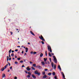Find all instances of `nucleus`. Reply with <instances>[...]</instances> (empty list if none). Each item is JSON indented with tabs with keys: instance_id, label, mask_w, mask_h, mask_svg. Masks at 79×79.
I'll use <instances>...</instances> for the list:
<instances>
[{
	"instance_id": "nucleus-1",
	"label": "nucleus",
	"mask_w": 79,
	"mask_h": 79,
	"mask_svg": "<svg viewBox=\"0 0 79 79\" xmlns=\"http://www.w3.org/2000/svg\"><path fill=\"white\" fill-rule=\"evenodd\" d=\"M48 48L49 52H50L51 53L52 52V49L51 48V47L50 46H48Z\"/></svg>"
},
{
	"instance_id": "nucleus-2",
	"label": "nucleus",
	"mask_w": 79,
	"mask_h": 79,
	"mask_svg": "<svg viewBox=\"0 0 79 79\" xmlns=\"http://www.w3.org/2000/svg\"><path fill=\"white\" fill-rule=\"evenodd\" d=\"M39 38L41 40H43V41H45V39L44 38V37L42 36V35H41V37L40 36H39Z\"/></svg>"
},
{
	"instance_id": "nucleus-3",
	"label": "nucleus",
	"mask_w": 79,
	"mask_h": 79,
	"mask_svg": "<svg viewBox=\"0 0 79 79\" xmlns=\"http://www.w3.org/2000/svg\"><path fill=\"white\" fill-rule=\"evenodd\" d=\"M36 68H38V69H42V67L39 65L37 66Z\"/></svg>"
},
{
	"instance_id": "nucleus-4",
	"label": "nucleus",
	"mask_w": 79,
	"mask_h": 79,
	"mask_svg": "<svg viewBox=\"0 0 79 79\" xmlns=\"http://www.w3.org/2000/svg\"><path fill=\"white\" fill-rule=\"evenodd\" d=\"M61 74L63 76L64 79L65 78V76H64V74L63 72H62L61 73Z\"/></svg>"
},
{
	"instance_id": "nucleus-5",
	"label": "nucleus",
	"mask_w": 79,
	"mask_h": 79,
	"mask_svg": "<svg viewBox=\"0 0 79 79\" xmlns=\"http://www.w3.org/2000/svg\"><path fill=\"white\" fill-rule=\"evenodd\" d=\"M54 61L55 63H57V60L56 58H55L54 59Z\"/></svg>"
},
{
	"instance_id": "nucleus-6",
	"label": "nucleus",
	"mask_w": 79,
	"mask_h": 79,
	"mask_svg": "<svg viewBox=\"0 0 79 79\" xmlns=\"http://www.w3.org/2000/svg\"><path fill=\"white\" fill-rule=\"evenodd\" d=\"M26 69H27V71H29L31 70V68H29V67H27Z\"/></svg>"
},
{
	"instance_id": "nucleus-7",
	"label": "nucleus",
	"mask_w": 79,
	"mask_h": 79,
	"mask_svg": "<svg viewBox=\"0 0 79 79\" xmlns=\"http://www.w3.org/2000/svg\"><path fill=\"white\" fill-rule=\"evenodd\" d=\"M51 65L52 67V68L53 69L54 68V63H53V62H52Z\"/></svg>"
},
{
	"instance_id": "nucleus-8",
	"label": "nucleus",
	"mask_w": 79,
	"mask_h": 79,
	"mask_svg": "<svg viewBox=\"0 0 79 79\" xmlns=\"http://www.w3.org/2000/svg\"><path fill=\"white\" fill-rule=\"evenodd\" d=\"M58 69H59L60 71H61V67H60V66L59 65L58 66Z\"/></svg>"
},
{
	"instance_id": "nucleus-9",
	"label": "nucleus",
	"mask_w": 79,
	"mask_h": 79,
	"mask_svg": "<svg viewBox=\"0 0 79 79\" xmlns=\"http://www.w3.org/2000/svg\"><path fill=\"white\" fill-rule=\"evenodd\" d=\"M32 77L34 78V79H35L36 78V77H35V75H34V74H32Z\"/></svg>"
},
{
	"instance_id": "nucleus-10",
	"label": "nucleus",
	"mask_w": 79,
	"mask_h": 79,
	"mask_svg": "<svg viewBox=\"0 0 79 79\" xmlns=\"http://www.w3.org/2000/svg\"><path fill=\"white\" fill-rule=\"evenodd\" d=\"M30 33L32 34V35H35L34 34V33H33V32H32V31H30Z\"/></svg>"
},
{
	"instance_id": "nucleus-11",
	"label": "nucleus",
	"mask_w": 79,
	"mask_h": 79,
	"mask_svg": "<svg viewBox=\"0 0 79 79\" xmlns=\"http://www.w3.org/2000/svg\"><path fill=\"white\" fill-rule=\"evenodd\" d=\"M47 77V75H44L43 77V78H44V79H45V78H46Z\"/></svg>"
},
{
	"instance_id": "nucleus-12",
	"label": "nucleus",
	"mask_w": 79,
	"mask_h": 79,
	"mask_svg": "<svg viewBox=\"0 0 79 79\" xmlns=\"http://www.w3.org/2000/svg\"><path fill=\"white\" fill-rule=\"evenodd\" d=\"M25 50H26L25 52L26 53H27L28 51V48H25Z\"/></svg>"
},
{
	"instance_id": "nucleus-13",
	"label": "nucleus",
	"mask_w": 79,
	"mask_h": 79,
	"mask_svg": "<svg viewBox=\"0 0 79 79\" xmlns=\"http://www.w3.org/2000/svg\"><path fill=\"white\" fill-rule=\"evenodd\" d=\"M2 71H3L5 70V68L3 67L1 69Z\"/></svg>"
},
{
	"instance_id": "nucleus-14",
	"label": "nucleus",
	"mask_w": 79,
	"mask_h": 79,
	"mask_svg": "<svg viewBox=\"0 0 79 79\" xmlns=\"http://www.w3.org/2000/svg\"><path fill=\"white\" fill-rule=\"evenodd\" d=\"M38 71H37V70H36V71H35V74H37V73H38Z\"/></svg>"
},
{
	"instance_id": "nucleus-15",
	"label": "nucleus",
	"mask_w": 79,
	"mask_h": 79,
	"mask_svg": "<svg viewBox=\"0 0 79 79\" xmlns=\"http://www.w3.org/2000/svg\"><path fill=\"white\" fill-rule=\"evenodd\" d=\"M2 77H5V74L3 73L2 74Z\"/></svg>"
},
{
	"instance_id": "nucleus-16",
	"label": "nucleus",
	"mask_w": 79,
	"mask_h": 79,
	"mask_svg": "<svg viewBox=\"0 0 79 79\" xmlns=\"http://www.w3.org/2000/svg\"><path fill=\"white\" fill-rule=\"evenodd\" d=\"M36 74H37L38 76H40V73L38 72V73H36Z\"/></svg>"
},
{
	"instance_id": "nucleus-17",
	"label": "nucleus",
	"mask_w": 79,
	"mask_h": 79,
	"mask_svg": "<svg viewBox=\"0 0 79 79\" xmlns=\"http://www.w3.org/2000/svg\"><path fill=\"white\" fill-rule=\"evenodd\" d=\"M33 66L35 68V67H36V64H33Z\"/></svg>"
},
{
	"instance_id": "nucleus-18",
	"label": "nucleus",
	"mask_w": 79,
	"mask_h": 79,
	"mask_svg": "<svg viewBox=\"0 0 79 79\" xmlns=\"http://www.w3.org/2000/svg\"><path fill=\"white\" fill-rule=\"evenodd\" d=\"M48 55L49 56H50L51 57V56H52V55H51V54H50V52H48Z\"/></svg>"
},
{
	"instance_id": "nucleus-19",
	"label": "nucleus",
	"mask_w": 79,
	"mask_h": 79,
	"mask_svg": "<svg viewBox=\"0 0 79 79\" xmlns=\"http://www.w3.org/2000/svg\"><path fill=\"white\" fill-rule=\"evenodd\" d=\"M40 57H42V56H43V54L42 53H41L40 54Z\"/></svg>"
},
{
	"instance_id": "nucleus-20",
	"label": "nucleus",
	"mask_w": 79,
	"mask_h": 79,
	"mask_svg": "<svg viewBox=\"0 0 79 79\" xmlns=\"http://www.w3.org/2000/svg\"><path fill=\"white\" fill-rule=\"evenodd\" d=\"M31 68L32 69V70H35V69L33 67H31Z\"/></svg>"
},
{
	"instance_id": "nucleus-21",
	"label": "nucleus",
	"mask_w": 79,
	"mask_h": 79,
	"mask_svg": "<svg viewBox=\"0 0 79 79\" xmlns=\"http://www.w3.org/2000/svg\"><path fill=\"white\" fill-rule=\"evenodd\" d=\"M15 64H18V62L17 61H15Z\"/></svg>"
},
{
	"instance_id": "nucleus-22",
	"label": "nucleus",
	"mask_w": 79,
	"mask_h": 79,
	"mask_svg": "<svg viewBox=\"0 0 79 79\" xmlns=\"http://www.w3.org/2000/svg\"><path fill=\"white\" fill-rule=\"evenodd\" d=\"M48 75H49V76H51V75H52V73H49L48 74Z\"/></svg>"
},
{
	"instance_id": "nucleus-23",
	"label": "nucleus",
	"mask_w": 79,
	"mask_h": 79,
	"mask_svg": "<svg viewBox=\"0 0 79 79\" xmlns=\"http://www.w3.org/2000/svg\"><path fill=\"white\" fill-rule=\"evenodd\" d=\"M41 64H42V65H44L45 64V63L44 62H41Z\"/></svg>"
},
{
	"instance_id": "nucleus-24",
	"label": "nucleus",
	"mask_w": 79,
	"mask_h": 79,
	"mask_svg": "<svg viewBox=\"0 0 79 79\" xmlns=\"http://www.w3.org/2000/svg\"><path fill=\"white\" fill-rule=\"evenodd\" d=\"M54 69L55 70V69H56V64H54Z\"/></svg>"
},
{
	"instance_id": "nucleus-25",
	"label": "nucleus",
	"mask_w": 79,
	"mask_h": 79,
	"mask_svg": "<svg viewBox=\"0 0 79 79\" xmlns=\"http://www.w3.org/2000/svg\"><path fill=\"white\" fill-rule=\"evenodd\" d=\"M47 58H44V61H47Z\"/></svg>"
},
{
	"instance_id": "nucleus-26",
	"label": "nucleus",
	"mask_w": 79,
	"mask_h": 79,
	"mask_svg": "<svg viewBox=\"0 0 79 79\" xmlns=\"http://www.w3.org/2000/svg\"><path fill=\"white\" fill-rule=\"evenodd\" d=\"M52 75H53V76H55V72H54L52 73Z\"/></svg>"
},
{
	"instance_id": "nucleus-27",
	"label": "nucleus",
	"mask_w": 79,
	"mask_h": 79,
	"mask_svg": "<svg viewBox=\"0 0 79 79\" xmlns=\"http://www.w3.org/2000/svg\"><path fill=\"white\" fill-rule=\"evenodd\" d=\"M28 74H29V75H31V73L30 72H28Z\"/></svg>"
},
{
	"instance_id": "nucleus-28",
	"label": "nucleus",
	"mask_w": 79,
	"mask_h": 79,
	"mask_svg": "<svg viewBox=\"0 0 79 79\" xmlns=\"http://www.w3.org/2000/svg\"><path fill=\"white\" fill-rule=\"evenodd\" d=\"M7 61H8V60L9 59V57L8 56H7Z\"/></svg>"
},
{
	"instance_id": "nucleus-29",
	"label": "nucleus",
	"mask_w": 79,
	"mask_h": 79,
	"mask_svg": "<svg viewBox=\"0 0 79 79\" xmlns=\"http://www.w3.org/2000/svg\"><path fill=\"white\" fill-rule=\"evenodd\" d=\"M11 50H12L11 49H10V50L9 51V53H11Z\"/></svg>"
},
{
	"instance_id": "nucleus-30",
	"label": "nucleus",
	"mask_w": 79,
	"mask_h": 79,
	"mask_svg": "<svg viewBox=\"0 0 79 79\" xmlns=\"http://www.w3.org/2000/svg\"><path fill=\"white\" fill-rule=\"evenodd\" d=\"M42 74L43 75H45V72H43L42 73Z\"/></svg>"
},
{
	"instance_id": "nucleus-31",
	"label": "nucleus",
	"mask_w": 79,
	"mask_h": 79,
	"mask_svg": "<svg viewBox=\"0 0 79 79\" xmlns=\"http://www.w3.org/2000/svg\"><path fill=\"white\" fill-rule=\"evenodd\" d=\"M54 78L55 79H58L57 78V77L56 76V75L55 76V77H54Z\"/></svg>"
},
{
	"instance_id": "nucleus-32",
	"label": "nucleus",
	"mask_w": 79,
	"mask_h": 79,
	"mask_svg": "<svg viewBox=\"0 0 79 79\" xmlns=\"http://www.w3.org/2000/svg\"><path fill=\"white\" fill-rule=\"evenodd\" d=\"M11 56H14V53H12L11 54Z\"/></svg>"
},
{
	"instance_id": "nucleus-33",
	"label": "nucleus",
	"mask_w": 79,
	"mask_h": 79,
	"mask_svg": "<svg viewBox=\"0 0 79 79\" xmlns=\"http://www.w3.org/2000/svg\"><path fill=\"white\" fill-rule=\"evenodd\" d=\"M17 60H19H19H21V58H17Z\"/></svg>"
},
{
	"instance_id": "nucleus-34",
	"label": "nucleus",
	"mask_w": 79,
	"mask_h": 79,
	"mask_svg": "<svg viewBox=\"0 0 79 79\" xmlns=\"http://www.w3.org/2000/svg\"><path fill=\"white\" fill-rule=\"evenodd\" d=\"M45 54H46V56H47V51H46L45 52Z\"/></svg>"
},
{
	"instance_id": "nucleus-35",
	"label": "nucleus",
	"mask_w": 79,
	"mask_h": 79,
	"mask_svg": "<svg viewBox=\"0 0 79 79\" xmlns=\"http://www.w3.org/2000/svg\"><path fill=\"white\" fill-rule=\"evenodd\" d=\"M37 53V52H33L34 55H35V54H36Z\"/></svg>"
},
{
	"instance_id": "nucleus-36",
	"label": "nucleus",
	"mask_w": 79,
	"mask_h": 79,
	"mask_svg": "<svg viewBox=\"0 0 79 79\" xmlns=\"http://www.w3.org/2000/svg\"><path fill=\"white\" fill-rule=\"evenodd\" d=\"M41 43L42 44H44V41H41Z\"/></svg>"
},
{
	"instance_id": "nucleus-37",
	"label": "nucleus",
	"mask_w": 79,
	"mask_h": 79,
	"mask_svg": "<svg viewBox=\"0 0 79 79\" xmlns=\"http://www.w3.org/2000/svg\"><path fill=\"white\" fill-rule=\"evenodd\" d=\"M23 60H21L20 61V63H23Z\"/></svg>"
},
{
	"instance_id": "nucleus-38",
	"label": "nucleus",
	"mask_w": 79,
	"mask_h": 79,
	"mask_svg": "<svg viewBox=\"0 0 79 79\" xmlns=\"http://www.w3.org/2000/svg\"><path fill=\"white\" fill-rule=\"evenodd\" d=\"M27 77L29 78L31 77V76L29 75H27Z\"/></svg>"
},
{
	"instance_id": "nucleus-39",
	"label": "nucleus",
	"mask_w": 79,
	"mask_h": 79,
	"mask_svg": "<svg viewBox=\"0 0 79 79\" xmlns=\"http://www.w3.org/2000/svg\"><path fill=\"white\" fill-rule=\"evenodd\" d=\"M25 72L26 73V74H27V71H25Z\"/></svg>"
},
{
	"instance_id": "nucleus-40",
	"label": "nucleus",
	"mask_w": 79,
	"mask_h": 79,
	"mask_svg": "<svg viewBox=\"0 0 79 79\" xmlns=\"http://www.w3.org/2000/svg\"><path fill=\"white\" fill-rule=\"evenodd\" d=\"M10 69H12V66H11L10 68Z\"/></svg>"
},
{
	"instance_id": "nucleus-41",
	"label": "nucleus",
	"mask_w": 79,
	"mask_h": 79,
	"mask_svg": "<svg viewBox=\"0 0 79 79\" xmlns=\"http://www.w3.org/2000/svg\"><path fill=\"white\" fill-rule=\"evenodd\" d=\"M53 58H54V59L56 58V57H55V56H53Z\"/></svg>"
},
{
	"instance_id": "nucleus-42",
	"label": "nucleus",
	"mask_w": 79,
	"mask_h": 79,
	"mask_svg": "<svg viewBox=\"0 0 79 79\" xmlns=\"http://www.w3.org/2000/svg\"><path fill=\"white\" fill-rule=\"evenodd\" d=\"M11 60V58H10H10H9V60H10H10Z\"/></svg>"
},
{
	"instance_id": "nucleus-43",
	"label": "nucleus",
	"mask_w": 79,
	"mask_h": 79,
	"mask_svg": "<svg viewBox=\"0 0 79 79\" xmlns=\"http://www.w3.org/2000/svg\"><path fill=\"white\" fill-rule=\"evenodd\" d=\"M15 52H18V49H16L15 50Z\"/></svg>"
},
{
	"instance_id": "nucleus-44",
	"label": "nucleus",
	"mask_w": 79,
	"mask_h": 79,
	"mask_svg": "<svg viewBox=\"0 0 79 79\" xmlns=\"http://www.w3.org/2000/svg\"><path fill=\"white\" fill-rule=\"evenodd\" d=\"M51 54H52V56L54 55V53H51Z\"/></svg>"
},
{
	"instance_id": "nucleus-45",
	"label": "nucleus",
	"mask_w": 79,
	"mask_h": 79,
	"mask_svg": "<svg viewBox=\"0 0 79 79\" xmlns=\"http://www.w3.org/2000/svg\"><path fill=\"white\" fill-rule=\"evenodd\" d=\"M6 65H5V66H4V67H5V69H6Z\"/></svg>"
},
{
	"instance_id": "nucleus-46",
	"label": "nucleus",
	"mask_w": 79,
	"mask_h": 79,
	"mask_svg": "<svg viewBox=\"0 0 79 79\" xmlns=\"http://www.w3.org/2000/svg\"><path fill=\"white\" fill-rule=\"evenodd\" d=\"M10 34L11 35H13V32H12L11 31L10 32Z\"/></svg>"
},
{
	"instance_id": "nucleus-47",
	"label": "nucleus",
	"mask_w": 79,
	"mask_h": 79,
	"mask_svg": "<svg viewBox=\"0 0 79 79\" xmlns=\"http://www.w3.org/2000/svg\"><path fill=\"white\" fill-rule=\"evenodd\" d=\"M45 71H48V69H45Z\"/></svg>"
},
{
	"instance_id": "nucleus-48",
	"label": "nucleus",
	"mask_w": 79,
	"mask_h": 79,
	"mask_svg": "<svg viewBox=\"0 0 79 79\" xmlns=\"http://www.w3.org/2000/svg\"><path fill=\"white\" fill-rule=\"evenodd\" d=\"M31 54H32V53H33V52L32 51L31 52Z\"/></svg>"
},
{
	"instance_id": "nucleus-49",
	"label": "nucleus",
	"mask_w": 79,
	"mask_h": 79,
	"mask_svg": "<svg viewBox=\"0 0 79 79\" xmlns=\"http://www.w3.org/2000/svg\"><path fill=\"white\" fill-rule=\"evenodd\" d=\"M8 64H9V65L10 66V63L8 62Z\"/></svg>"
},
{
	"instance_id": "nucleus-50",
	"label": "nucleus",
	"mask_w": 79,
	"mask_h": 79,
	"mask_svg": "<svg viewBox=\"0 0 79 79\" xmlns=\"http://www.w3.org/2000/svg\"><path fill=\"white\" fill-rule=\"evenodd\" d=\"M12 53H13L14 52H15V51H12L11 52Z\"/></svg>"
},
{
	"instance_id": "nucleus-51",
	"label": "nucleus",
	"mask_w": 79,
	"mask_h": 79,
	"mask_svg": "<svg viewBox=\"0 0 79 79\" xmlns=\"http://www.w3.org/2000/svg\"><path fill=\"white\" fill-rule=\"evenodd\" d=\"M30 63L31 64H32V62L30 61Z\"/></svg>"
},
{
	"instance_id": "nucleus-52",
	"label": "nucleus",
	"mask_w": 79,
	"mask_h": 79,
	"mask_svg": "<svg viewBox=\"0 0 79 79\" xmlns=\"http://www.w3.org/2000/svg\"><path fill=\"white\" fill-rule=\"evenodd\" d=\"M23 67H25L24 65H22V68H23Z\"/></svg>"
},
{
	"instance_id": "nucleus-53",
	"label": "nucleus",
	"mask_w": 79,
	"mask_h": 79,
	"mask_svg": "<svg viewBox=\"0 0 79 79\" xmlns=\"http://www.w3.org/2000/svg\"><path fill=\"white\" fill-rule=\"evenodd\" d=\"M27 54L26 53H25V54L24 55V56H25V55H26Z\"/></svg>"
},
{
	"instance_id": "nucleus-54",
	"label": "nucleus",
	"mask_w": 79,
	"mask_h": 79,
	"mask_svg": "<svg viewBox=\"0 0 79 79\" xmlns=\"http://www.w3.org/2000/svg\"><path fill=\"white\" fill-rule=\"evenodd\" d=\"M8 64H7L6 66L7 67V66H8Z\"/></svg>"
},
{
	"instance_id": "nucleus-55",
	"label": "nucleus",
	"mask_w": 79,
	"mask_h": 79,
	"mask_svg": "<svg viewBox=\"0 0 79 79\" xmlns=\"http://www.w3.org/2000/svg\"><path fill=\"white\" fill-rule=\"evenodd\" d=\"M17 47H19V48H20V46H17Z\"/></svg>"
},
{
	"instance_id": "nucleus-56",
	"label": "nucleus",
	"mask_w": 79,
	"mask_h": 79,
	"mask_svg": "<svg viewBox=\"0 0 79 79\" xmlns=\"http://www.w3.org/2000/svg\"><path fill=\"white\" fill-rule=\"evenodd\" d=\"M24 53V51H22V53Z\"/></svg>"
},
{
	"instance_id": "nucleus-57",
	"label": "nucleus",
	"mask_w": 79,
	"mask_h": 79,
	"mask_svg": "<svg viewBox=\"0 0 79 79\" xmlns=\"http://www.w3.org/2000/svg\"><path fill=\"white\" fill-rule=\"evenodd\" d=\"M17 58V56H15V58Z\"/></svg>"
},
{
	"instance_id": "nucleus-58",
	"label": "nucleus",
	"mask_w": 79,
	"mask_h": 79,
	"mask_svg": "<svg viewBox=\"0 0 79 79\" xmlns=\"http://www.w3.org/2000/svg\"><path fill=\"white\" fill-rule=\"evenodd\" d=\"M51 58H49V60L50 61L51 60Z\"/></svg>"
},
{
	"instance_id": "nucleus-59",
	"label": "nucleus",
	"mask_w": 79,
	"mask_h": 79,
	"mask_svg": "<svg viewBox=\"0 0 79 79\" xmlns=\"http://www.w3.org/2000/svg\"><path fill=\"white\" fill-rule=\"evenodd\" d=\"M12 59H13V60H15V58H12Z\"/></svg>"
},
{
	"instance_id": "nucleus-60",
	"label": "nucleus",
	"mask_w": 79,
	"mask_h": 79,
	"mask_svg": "<svg viewBox=\"0 0 79 79\" xmlns=\"http://www.w3.org/2000/svg\"><path fill=\"white\" fill-rule=\"evenodd\" d=\"M18 29H16V30H17V31H18Z\"/></svg>"
},
{
	"instance_id": "nucleus-61",
	"label": "nucleus",
	"mask_w": 79,
	"mask_h": 79,
	"mask_svg": "<svg viewBox=\"0 0 79 79\" xmlns=\"http://www.w3.org/2000/svg\"><path fill=\"white\" fill-rule=\"evenodd\" d=\"M9 71H10V70H8V72H9Z\"/></svg>"
},
{
	"instance_id": "nucleus-62",
	"label": "nucleus",
	"mask_w": 79,
	"mask_h": 79,
	"mask_svg": "<svg viewBox=\"0 0 79 79\" xmlns=\"http://www.w3.org/2000/svg\"><path fill=\"white\" fill-rule=\"evenodd\" d=\"M24 47V46H23V45H22V46H21L22 47Z\"/></svg>"
},
{
	"instance_id": "nucleus-63",
	"label": "nucleus",
	"mask_w": 79,
	"mask_h": 79,
	"mask_svg": "<svg viewBox=\"0 0 79 79\" xmlns=\"http://www.w3.org/2000/svg\"><path fill=\"white\" fill-rule=\"evenodd\" d=\"M52 71V69H51L50 70V71Z\"/></svg>"
},
{
	"instance_id": "nucleus-64",
	"label": "nucleus",
	"mask_w": 79,
	"mask_h": 79,
	"mask_svg": "<svg viewBox=\"0 0 79 79\" xmlns=\"http://www.w3.org/2000/svg\"><path fill=\"white\" fill-rule=\"evenodd\" d=\"M28 44H31L29 43H28Z\"/></svg>"
}]
</instances>
